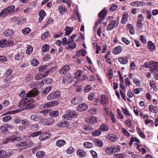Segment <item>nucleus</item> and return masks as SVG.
Instances as JSON below:
<instances>
[{
    "label": "nucleus",
    "mask_w": 158,
    "mask_h": 158,
    "mask_svg": "<svg viewBox=\"0 0 158 158\" xmlns=\"http://www.w3.org/2000/svg\"><path fill=\"white\" fill-rule=\"evenodd\" d=\"M45 154V153L43 151H39L36 153V156L37 157L41 158L44 156Z\"/></svg>",
    "instance_id": "f704fd0d"
},
{
    "label": "nucleus",
    "mask_w": 158,
    "mask_h": 158,
    "mask_svg": "<svg viewBox=\"0 0 158 158\" xmlns=\"http://www.w3.org/2000/svg\"><path fill=\"white\" fill-rule=\"evenodd\" d=\"M13 142V137H10L4 139L2 140V143L4 144H6L8 143Z\"/></svg>",
    "instance_id": "7c9ffc66"
},
{
    "label": "nucleus",
    "mask_w": 158,
    "mask_h": 158,
    "mask_svg": "<svg viewBox=\"0 0 158 158\" xmlns=\"http://www.w3.org/2000/svg\"><path fill=\"white\" fill-rule=\"evenodd\" d=\"M65 141L63 139H60L56 141V145L59 147L63 146L65 143Z\"/></svg>",
    "instance_id": "bb28decb"
},
{
    "label": "nucleus",
    "mask_w": 158,
    "mask_h": 158,
    "mask_svg": "<svg viewBox=\"0 0 158 158\" xmlns=\"http://www.w3.org/2000/svg\"><path fill=\"white\" fill-rule=\"evenodd\" d=\"M30 118L31 120L35 121H38L40 119V117L36 113L32 114L30 116Z\"/></svg>",
    "instance_id": "aec40b11"
},
{
    "label": "nucleus",
    "mask_w": 158,
    "mask_h": 158,
    "mask_svg": "<svg viewBox=\"0 0 158 158\" xmlns=\"http://www.w3.org/2000/svg\"><path fill=\"white\" fill-rule=\"evenodd\" d=\"M128 17V14L127 13L123 15L121 20V23L122 24H125L127 21V19Z\"/></svg>",
    "instance_id": "cd10ccee"
},
{
    "label": "nucleus",
    "mask_w": 158,
    "mask_h": 158,
    "mask_svg": "<svg viewBox=\"0 0 158 158\" xmlns=\"http://www.w3.org/2000/svg\"><path fill=\"white\" fill-rule=\"evenodd\" d=\"M116 21L114 20L112 21L107 26L106 30L108 31H110L112 30L115 26H116Z\"/></svg>",
    "instance_id": "1a4fd4ad"
},
{
    "label": "nucleus",
    "mask_w": 158,
    "mask_h": 158,
    "mask_svg": "<svg viewBox=\"0 0 158 158\" xmlns=\"http://www.w3.org/2000/svg\"><path fill=\"white\" fill-rule=\"evenodd\" d=\"M149 109L150 111L153 113H157L158 111V108L156 106L152 105H150L148 106Z\"/></svg>",
    "instance_id": "c85d7f7f"
},
{
    "label": "nucleus",
    "mask_w": 158,
    "mask_h": 158,
    "mask_svg": "<svg viewBox=\"0 0 158 158\" xmlns=\"http://www.w3.org/2000/svg\"><path fill=\"white\" fill-rule=\"evenodd\" d=\"M82 73V71L81 70L78 69L75 73L74 77L76 79H78L80 78Z\"/></svg>",
    "instance_id": "b1692460"
},
{
    "label": "nucleus",
    "mask_w": 158,
    "mask_h": 158,
    "mask_svg": "<svg viewBox=\"0 0 158 158\" xmlns=\"http://www.w3.org/2000/svg\"><path fill=\"white\" fill-rule=\"evenodd\" d=\"M92 89L91 87L89 85H87L85 87V92H88Z\"/></svg>",
    "instance_id": "338daca9"
},
{
    "label": "nucleus",
    "mask_w": 158,
    "mask_h": 158,
    "mask_svg": "<svg viewBox=\"0 0 158 158\" xmlns=\"http://www.w3.org/2000/svg\"><path fill=\"white\" fill-rule=\"evenodd\" d=\"M27 49L26 50V53L27 54L29 55L32 52L33 48L31 45H28L27 46Z\"/></svg>",
    "instance_id": "e433bc0d"
},
{
    "label": "nucleus",
    "mask_w": 158,
    "mask_h": 158,
    "mask_svg": "<svg viewBox=\"0 0 158 158\" xmlns=\"http://www.w3.org/2000/svg\"><path fill=\"white\" fill-rule=\"evenodd\" d=\"M52 87L51 86H49L47 87L43 91V94H46L51 90Z\"/></svg>",
    "instance_id": "e2e57ef3"
},
{
    "label": "nucleus",
    "mask_w": 158,
    "mask_h": 158,
    "mask_svg": "<svg viewBox=\"0 0 158 158\" xmlns=\"http://www.w3.org/2000/svg\"><path fill=\"white\" fill-rule=\"evenodd\" d=\"M59 114V112L57 110H54L49 113V115L52 117H56Z\"/></svg>",
    "instance_id": "79ce46f5"
},
{
    "label": "nucleus",
    "mask_w": 158,
    "mask_h": 158,
    "mask_svg": "<svg viewBox=\"0 0 158 158\" xmlns=\"http://www.w3.org/2000/svg\"><path fill=\"white\" fill-rule=\"evenodd\" d=\"M15 6L14 5H11L9 6L6 9L3 10L0 13V16L3 17L6 15L15 12L14 9Z\"/></svg>",
    "instance_id": "f03ea898"
},
{
    "label": "nucleus",
    "mask_w": 158,
    "mask_h": 158,
    "mask_svg": "<svg viewBox=\"0 0 158 158\" xmlns=\"http://www.w3.org/2000/svg\"><path fill=\"white\" fill-rule=\"evenodd\" d=\"M156 84L153 81H151L150 83V85L151 87L154 90L156 91L157 89V88L156 85Z\"/></svg>",
    "instance_id": "c9c22d12"
},
{
    "label": "nucleus",
    "mask_w": 158,
    "mask_h": 158,
    "mask_svg": "<svg viewBox=\"0 0 158 158\" xmlns=\"http://www.w3.org/2000/svg\"><path fill=\"white\" fill-rule=\"evenodd\" d=\"M9 43V41H7L6 39H2L0 41V47L1 48H3L4 46L8 45Z\"/></svg>",
    "instance_id": "393cba45"
},
{
    "label": "nucleus",
    "mask_w": 158,
    "mask_h": 158,
    "mask_svg": "<svg viewBox=\"0 0 158 158\" xmlns=\"http://www.w3.org/2000/svg\"><path fill=\"white\" fill-rule=\"evenodd\" d=\"M23 57V55L22 52L18 53L15 55V59L16 60H21Z\"/></svg>",
    "instance_id": "473e14b6"
},
{
    "label": "nucleus",
    "mask_w": 158,
    "mask_h": 158,
    "mask_svg": "<svg viewBox=\"0 0 158 158\" xmlns=\"http://www.w3.org/2000/svg\"><path fill=\"white\" fill-rule=\"evenodd\" d=\"M149 71L154 74L158 72V62L152 61V65Z\"/></svg>",
    "instance_id": "7ed1b4c3"
},
{
    "label": "nucleus",
    "mask_w": 158,
    "mask_h": 158,
    "mask_svg": "<svg viewBox=\"0 0 158 158\" xmlns=\"http://www.w3.org/2000/svg\"><path fill=\"white\" fill-rule=\"evenodd\" d=\"M27 143L25 141H21L18 142L16 144V147L17 148H20L27 146Z\"/></svg>",
    "instance_id": "c756f323"
},
{
    "label": "nucleus",
    "mask_w": 158,
    "mask_h": 158,
    "mask_svg": "<svg viewBox=\"0 0 158 158\" xmlns=\"http://www.w3.org/2000/svg\"><path fill=\"white\" fill-rule=\"evenodd\" d=\"M7 127L6 125L2 126L1 127V130L3 133L6 134L8 131Z\"/></svg>",
    "instance_id": "bf43d9fd"
},
{
    "label": "nucleus",
    "mask_w": 158,
    "mask_h": 158,
    "mask_svg": "<svg viewBox=\"0 0 158 158\" xmlns=\"http://www.w3.org/2000/svg\"><path fill=\"white\" fill-rule=\"evenodd\" d=\"M69 117L72 118L73 116H76L77 115L76 111L73 110H69L68 111Z\"/></svg>",
    "instance_id": "37998d69"
},
{
    "label": "nucleus",
    "mask_w": 158,
    "mask_h": 158,
    "mask_svg": "<svg viewBox=\"0 0 158 158\" xmlns=\"http://www.w3.org/2000/svg\"><path fill=\"white\" fill-rule=\"evenodd\" d=\"M101 133V131L99 128L98 129L95 130L93 131L91 133V134L94 136H97L100 135Z\"/></svg>",
    "instance_id": "a878e982"
},
{
    "label": "nucleus",
    "mask_w": 158,
    "mask_h": 158,
    "mask_svg": "<svg viewBox=\"0 0 158 158\" xmlns=\"http://www.w3.org/2000/svg\"><path fill=\"white\" fill-rule=\"evenodd\" d=\"M58 10L60 14L63 15L66 11V9L64 6H60L59 7Z\"/></svg>",
    "instance_id": "4c0bfd02"
},
{
    "label": "nucleus",
    "mask_w": 158,
    "mask_h": 158,
    "mask_svg": "<svg viewBox=\"0 0 158 158\" xmlns=\"http://www.w3.org/2000/svg\"><path fill=\"white\" fill-rule=\"evenodd\" d=\"M106 15V8H104L98 14V16L99 18H101L102 19H104Z\"/></svg>",
    "instance_id": "f8f14e48"
},
{
    "label": "nucleus",
    "mask_w": 158,
    "mask_h": 158,
    "mask_svg": "<svg viewBox=\"0 0 158 158\" xmlns=\"http://www.w3.org/2000/svg\"><path fill=\"white\" fill-rule=\"evenodd\" d=\"M52 104V103L51 102H50L45 104H42L41 106L44 108H50L53 107V104Z\"/></svg>",
    "instance_id": "c03bdc74"
},
{
    "label": "nucleus",
    "mask_w": 158,
    "mask_h": 158,
    "mask_svg": "<svg viewBox=\"0 0 158 158\" xmlns=\"http://www.w3.org/2000/svg\"><path fill=\"white\" fill-rule=\"evenodd\" d=\"M30 128L31 130L35 131L39 129V127L38 125L35 124H31L30 126Z\"/></svg>",
    "instance_id": "72a5a7b5"
},
{
    "label": "nucleus",
    "mask_w": 158,
    "mask_h": 158,
    "mask_svg": "<svg viewBox=\"0 0 158 158\" xmlns=\"http://www.w3.org/2000/svg\"><path fill=\"white\" fill-rule=\"evenodd\" d=\"M95 94L93 93H91L89 94L88 96V99L92 101L95 98Z\"/></svg>",
    "instance_id": "13d9d810"
},
{
    "label": "nucleus",
    "mask_w": 158,
    "mask_h": 158,
    "mask_svg": "<svg viewBox=\"0 0 158 158\" xmlns=\"http://www.w3.org/2000/svg\"><path fill=\"white\" fill-rule=\"evenodd\" d=\"M113 147H111L110 148H108L105 149V152L106 153L111 154L113 153Z\"/></svg>",
    "instance_id": "3c124183"
},
{
    "label": "nucleus",
    "mask_w": 158,
    "mask_h": 158,
    "mask_svg": "<svg viewBox=\"0 0 158 158\" xmlns=\"http://www.w3.org/2000/svg\"><path fill=\"white\" fill-rule=\"evenodd\" d=\"M12 71L11 69H8L6 73L5 78L12 79V76L11 75V73L12 72Z\"/></svg>",
    "instance_id": "a211bd4d"
},
{
    "label": "nucleus",
    "mask_w": 158,
    "mask_h": 158,
    "mask_svg": "<svg viewBox=\"0 0 158 158\" xmlns=\"http://www.w3.org/2000/svg\"><path fill=\"white\" fill-rule=\"evenodd\" d=\"M97 111V109L96 108H94L91 109L89 111L90 114H95Z\"/></svg>",
    "instance_id": "774afa93"
},
{
    "label": "nucleus",
    "mask_w": 158,
    "mask_h": 158,
    "mask_svg": "<svg viewBox=\"0 0 158 158\" xmlns=\"http://www.w3.org/2000/svg\"><path fill=\"white\" fill-rule=\"evenodd\" d=\"M39 15V18L38 19L39 22H41L46 15V13L44 10H41L40 11Z\"/></svg>",
    "instance_id": "ddd939ff"
},
{
    "label": "nucleus",
    "mask_w": 158,
    "mask_h": 158,
    "mask_svg": "<svg viewBox=\"0 0 158 158\" xmlns=\"http://www.w3.org/2000/svg\"><path fill=\"white\" fill-rule=\"evenodd\" d=\"M82 101L81 97L77 96L73 98L71 101V103L73 105H77L81 102Z\"/></svg>",
    "instance_id": "39448f33"
},
{
    "label": "nucleus",
    "mask_w": 158,
    "mask_h": 158,
    "mask_svg": "<svg viewBox=\"0 0 158 158\" xmlns=\"http://www.w3.org/2000/svg\"><path fill=\"white\" fill-rule=\"evenodd\" d=\"M31 65L34 66H37L39 64V61L35 59H33L31 61Z\"/></svg>",
    "instance_id": "8fccbe9b"
},
{
    "label": "nucleus",
    "mask_w": 158,
    "mask_h": 158,
    "mask_svg": "<svg viewBox=\"0 0 158 158\" xmlns=\"http://www.w3.org/2000/svg\"><path fill=\"white\" fill-rule=\"evenodd\" d=\"M78 156L80 157H83L86 155V152L82 149H78L77 152Z\"/></svg>",
    "instance_id": "f3484780"
},
{
    "label": "nucleus",
    "mask_w": 158,
    "mask_h": 158,
    "mask_svg": "<svg viewBox=\"0 0 158 158\" xmlns=\"http://www.w3.org/2000/svg\"><path fill=\"white\" fill-rule=\"evenodd\" d=\"M72 81L71 77L69 75H67L64 77L62 80V84L66 85L70 83Z\"/></svg>",
    "instance_id": "6e6552de"
},
{
    "label": "nucleus",
    "mask_w": 158,
    "mask_h": 158,
    "mask_svg": "<svg viewBox=\"0 0 158 158\" xmlns=\"http://www.w3.org/2000/svg\"><path fill=\"white\" fill-rule=\"evenodd\" d=\"M74 149L72 147H70L69 148L66 150V152L69 154H71L74 152Z\"/></svg>",
    "instance_id": "0e129e2a"
},
{
    "label": "nucleus",
    "mask_w": 158,
    "mask_h": 158,
    "mask_svg": "<svg viewBox=\"0 0 158 158\" xmlns=\"http://www.w3.org/2000/svg\"><path fill=\"white\" fill-rule=\"evenodd\" d=\"M148 48L151 51L155 50L156 47L155 44L152 41H149L147 43Z\"/></svg>",
    "instance_id": "2eb2a0df"
},
{
    "label": "nucleus",
    "mask_w": 158,
    "mask_h": 158,
    "mask_svg": "<svg viewBox=\"0 0 158 158\" xmlns=\"http://www.w3.org/2000/svg\"><path fill=\"white\" fill-rule=\"evenodd\" d=\"M122 50L120 46L116 47L113 50V52L115 54H117L120 53Z\"/></svg>",
    "instance_id": "4be33fe9"
},
{
    "label": "nucleus",
    "mask_w": 158,
    "mask_h": 158,
    "mask_svg": "<svg viewBox=\"0 0 158 158\" xmlns=\"http://www.w3.org/2000/svg\"><path fill=\"white\" fill-rule=\"evenodd\" d=\"M53 82V80L51 78H46L43 79L41 83L43 84H50Z\"/></svg>",
    "instance_id": "412c9836"
},
{
    "label": "nucleus",
    "mask_w": 158,
    "mask_h": 158,
    "mask_svg": "<svg viewBox=\"0 0 158 158\" xmlns=\"http://www.w3.org/2000/svg\"><path fill=\"white\" fill-rule=\"evenodd\" d=\"M70 69V66L68 64H66L60 69L59 71V73L60 74H65L69 71Z\"/></svg>",
    "instance_id": "0eeeda50"
},
{
    "label": "nucleus",
    "mask_w": 158,
    "mask_h": 158,
    "mask_svg": "<svg viewBox=\"0 0 158 158\" xmlns=\"http://www.w3.org/2000/svg\"><path fill=\"white\" fill-rule=\"evenodd\" d=\"M31 31V30L29 28L27 27L23 29L22 31L24 34L26 35L29 33Z\"/></svg>",
    "instance_id": "6e6d98bb"
},
{
    "label": "nucleus",
    "mask_w": 158,
    "mask_h": 158,
    "mask_svg": "<svg viewBox=\"0 0 158 158\" xmlns=\"http://www.w3.org/2000/svg\"><path fill=\"white\" fill-rule=\"evenodd\" d=\"M118 61L122 64H125L127 61V60L126 58L120 57L118 58Z\"/></svg>",
    "instance_id": "a18cd8bd"
},
{
    "label": "nucleus",
    "mask_w": 158,
    "mask_h": 158,
    "mask_svg": "<svg viewBox=\"0 0 158 158\" xmlns=\"http://www.w3.org/2000/svg\"><path fill=\"white\" fill-rule=\"evenodd\" d=\"M54 120L52 118H49L48 119H44L43 120V122L46 125H50L54 124Z\"/></svg>",
    "instance_id": "9d476101"
},
{
    "label": "nucleus",
    "mask_w": 158,
    "mask_h": 158,
    "mask_svg": "<svg viewBox=\"0 0 158 158\" xmlns=\"http://www.w3.org/2000/svg\"><path fill=\"white\" fill-rule=\"evenodd\" d=\"M123 133L126 136L128 137L130 135V133L128 132L127 130L124 128H122L121 129Z\"/></svg>",
    "instance_id": "603ef678"
},
{
    "label": "nucleus",
    "mask_w": 158,
    "mask_h": 158,
    "mask_svg": "<svg viewBox=\"0 0 158 158\" xmlns=\"http://www.w3.org/2000/svg\"><path fill=\"white\" fill-rule=\"evenodd\" d=\"M14 33V32L13 30L8 29L4 31L3 34L6 36H10L13 35Z\"/></svg>",
    "instance_id": "4468645a"
},
{
    "label": "nucleus",
    "mask_w": 158,
    "mask_h": 158,
    "mask_svg": "<svg viewBox=\"0 0 158 158\" xmlns=\"http://www.w3.org/2000/svg\"><path fill=\"white\" fill-rule=\"evenodd\" d=\"M101 103L103 105H106L108 103V99L106 95L102 94L101 95Z\"/></svg>",
    "instance_id": "9b49d317"
},
{
    "label": "nucleus",
    "mask_w": 158,
    "mask_h": 158,
    "mask_svg": "<svg viewBox=\"0 0 158 158\" xmlns=\"http://www.w3.org/2000/svg\"><path fill=\"white\" fill-rule=\"evenodd\" d=\"M48 66L47 65H42L39 68L38 70L40 72H44L47 69Z\"/></svg>",
    "instance_id": "09e8293b"
},
{
    "label": "nucleus",
    "mask_w": 158,
    "mask_h": 158,
    "mask_svg": "<svg viewBox=\"0 0 158 158\" xmlns=\"http://www.w3.org/2000/svg\"><path fill=\"white\" fill-rule=\"evenodd\" d=\"M99 128L101 131H106L108 130V127L105 124L101 125Z\"/></svg>",
    "instance_id": "2f4dec72"
},
{
    "label": "nucleus",
    "mask_w": 158,
    "mask_h": 158,
    "mask_svg": "<svg viewBox=\"0 0 158 158\" xmlns=\"http://www.w3.org/2000/svg\"><path fill=\"white\" fill-rule=\"evenodd\" d=\"M49 36V34L48 32L46 31L41 35V38L42 40H44L45 39L47 38Z\"/></svg>",
    "instance_id": "864d4df0"
},
{
    "label": "nucleus",
    "mask_w": 158,
    "mask_h": 158,
    "mask_svg": "<svg viewBox=\"0 0 158 158\" xmlns=\"http://www.w3.org/2000/svg\"><path fill=\"white\" fill-rule=\"evenodd\" d=\"M26 91L23 90L19 94V96L21 97H23L22 100H20L19 102L18 106L21 108L20 110H25L32 109L35 107V106L33 104L32 102L35 101L33 99H29L27 98L35 97L36 95L38 94V92L35 90H32L28 92L26 95Z\"/></svg>",
    "instance_id": "f257e3e1"
},
{
    "label": "nucleus",
    "mask_w": 158,
    "mask_h": 158,
    "mask_svg": "<svg viewBox=\"0 0 158 158\" xmlns=\"http://www.w3.org/2000/svg\"><path fill=\"white\" fill-rule=\"evenodd\" d=\"M56 69V67H53L46 71L44 73L42 74L44 77H45L47 76L50 73H52L53 71H55Z\"/></svg>",
    "instance_id": "dca6fc26"
},
{
    "label": "nucleus",
    "mask_w": 158,
    "mask_h": 158,
    "mask_svg": "<svg viewBox=\"0 0 158 158\" xmlns=\"http://www.w3.org/2000/svg\"><path fill=\"white\" fill-rule=\"evenodd\" d=\"M41 133V132L40 131H37L35 132L31 133L30 136L32 137H35L38 136L39 135H40Z\"/></svg>",
    "instance_id": "de8ad7c7"
},
{
    "label": "nucleus",
    "mask_w": 158,
    "mask_h": 158,
    "mask_svg": "<svg viewBox=\"0 0 158 158\" xmlns=\"http://www.w3.org/2000/svg\"><path fill=\"white\" fill-rule=\"evenodd\" d=\"M49 47L47 44H44L42 48V51L43 52H45L49 50Z\"/></svg>",
    "instance_id": "a19ab883"
},
{
    "label": "nucleus",
    "mask_w": 158,
    "mask_h": 158,
    "mask_svg": "<svg viewBox=\"0 0 158 158\" xmlns=\"http://www.w3.org/2000/svg\"><path fill=\"white\" fill-rule=\"evenodd\" d=\"M88 108V105L85 103H82L78 106L76 108V110L77 111H83L87 110Z\"/></svg>",
    "instance_id": "423d86ee"
},
{
    "label": "nucleus",
    "mask_w": 158,
    "mask_h": 158,
    "mask_svg": "<svg viewBox=\"0 0 158 158\" xmlns=\"http://www.w3.org/2000/svg\"><path fill=\"white\" fill-rule=\"evenodd\" d=\"M76 53L77 54V56H79L80 55H81L83 56H85L87 52L84 49H82L81 50H77L76 51Z\"/></svg>",
    "instance_id": "5701e85b"
},
{
    "label": "nucleus",
    "mask_w": 158,
    "mask_h": 158,
    "mask_svg": "<svg viewBox=\"0 0 158 158\" xmlns=\"http://www.w3.org/2000/svg\"><path fill=\"white\" fill-rule=\"evenodd\" d=\"M68 123L64 121L60 122L57 124V126L59 127H65L67 126Z\"/></svg>",
    "instance_id": "49530a36"
},
{
    "label": "nucleus",
    "mask_w": 158,
    "mask_h": 158,
    "mask_svg": "<svg viewBox=\"0 0 158 158\" xmlns=\"http://www.w3.org/2000/svg\"><path fill=\"white\" fill-rule=\"evenodd\" d=\"M94 142L96 145L97 146L101 147L103 145V142L101 140L96 139L94 141Z\"/></svg>",
    "instance_id": "58836bf2"
},
{
    "label": "nucleus",
    "mask_w": 158,
    "mask_h": 158,
    "mask_svg": "<svg viewBox=\"0 0 158 158\" xmlns=\"http://www.w3.org/2000/svg\"><path fill=\"white\" fill-rule=\"evenodd\" d=\"M83 145L85 147L88 148H92L93 147V144L88 142H85Z\"/></svg>",
    "instance_id": "5fc2aeb1"
},
{
    "label": "nucleus",
    "mask_w": 158,
    "mask_h": 158,
    "mask_svg": "<svg viewBox=\"0 0 158 158\" xmlns=\"http://www.w3.org/2000/svg\"><path fill=\"white\" fill-rule=\"evenodd\" d=\"M51 136V134L49 132H44L40 134L39 137V139L40 141H44L49 139Z\"/></svg>",
    "instance_id": "20e7f679"
},
{
    "label": "nucleus",
    "mask_w": 158,
    "mask_h": 158,
    "mask_svg": "<svg viewBox=\"0 0 158 158\" xmlns=\"http://www.w3.org/2000/svg\"><path fill=\"white\" fill-rule=\"evenodd\" d=\"M54 99L57 98L59 97L60 95V92L59 91H57L55 92H53Z\"/></svg>",
    "instance_id": "69168bd1"
},
{
    "label": "nucleus",
    "mask_w": 158,
    "mask_h": 158,
    "mask_svg": "<svg viewBox=\"0 0 158 158\" xmlns=\"http://www.w3.org/2000/svg\"><path fill=\"white\" fill-rule=\"evenodd\" d=\"M21 123L24 126H27L29 125V121L26 119L23 120L21 121Z\"/></svg>",
    "instance_id": "680f3d73"
},
{
    "label": "nucleus",
    "mask_w": 158,
    "mask_h": 158,
    "mask_svg": "<svg viewBox=\"0 0 158 158\" xmlns=\"http://www.w3.org/2000/svg\"><path fill=\"white\" fill-rule=\"evenodd\" d=\"M35 80H39L44 78L42 74H38L35 76Z\"/></svg>",
    "instance_id": "052dcab7"
},
{
    "label": "nucleus",
    "mask_w": 158,
    "mask_h": 158,
    "mask_svg": "<svg viewBox=\"0 0 158 158\" xmlns=\"http://www.w3.org/2000/svg\"><path fill=\"white\" fill-rule=\"evenodd\" d=\"M64 30L65 31V35L66 36L69 35L71 33L73 30V27L66 26Z\"/></svg>",
    "instance_id": "6ab92c4d"
},
{
    "label": "nucleus",
    "mask_w": 158,
    "mask_h": 158,
    "mask_svg": "<svg viewBox=\"0 0 158 158\" xmlns=\"http://www.w3.org/2000/svg\"><path fill=\"white\" fill-rule=\"evenodd\" d=\"M89 121L90 123L93 124L97 123V120L96 117L95 116H91L89 118Z\"/></svg>",
    "instance_id": "ea45409f"
},
{
    "label": "nucleus",
    "mask_w": 158,
    "mask_h": 158,
    "mask_svg": "<svg viewBox=\"0 0 158 158\" xmlns=\"http://www.w3.org/2000/svg\"><path fill=\"white\" fill-rule=\"evenodd\" d=\"M11 117L10 115H7L3 117L2 118V121L5 122H6L11 119Z\"/></svg>",
    "instance_id": "4d7b16f0"
}]
</instances>
